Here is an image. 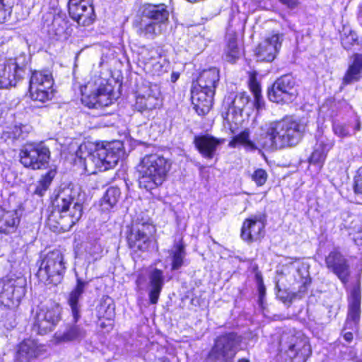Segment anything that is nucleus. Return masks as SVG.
Instances as JSON below:
<instances>
[{
	"mask_svg": "<svg viewBox=\"0 0 362 362\" xmlns=\"http://www.w3.org/2000/svg\"><path fill=\"white\" fill-rule=\"evenodd\" d=\"M84 194L79 187L69 184L59 189L52 201L47 223L54 230H69L83 214Z\"/></svg>",
	"mask_w": 362,
	"mask_h": 362,
	"instance_id": "1",
	"label": "nucleus"
},
{
	"mask_svg": "<svg viewBox=\"0 0 362 362\" xmlns=\"http://www.w3.org/2000/svg\"><path fill=\"white\" fill-rule=\"evenodd\" d=\"M305 132V125L291 117L274 121L266 126L257 141L265 150H276L296 146Z\"/></svg>",
	"mask_w": 362,
	"mask_h": 362,
	"instance_id": "2",
	"label": "nucleus"
},
{
	"mask_svg": "<svg viewBox=\"0 0 362 362\" xmlns=\"http://www.w3.org/2000/svg\"><path fill=\"white\" fill-rule=\"evenodd\" d=\"M87 285V281L77 278L76 286L69 293L66 301L72 317V322L66 324L64 330L59 329L55 332L54 339L57 344L80 342L86 337V330L77 325V322L81 317L82 304L81 300Z\"/></svg>",
	"mask_w": 362,
	"mask_h": 362,
	"instance_id": "3",
	"label": "nucleus"
},
{
	"mask_svg": "<svg viewBox=\"0 0 362 362\" xmlns=\"http://www.w3.org/2000/svg\"><path fill=\"white\" fill-rule=\"evenodd\" d=\"M170 169V162L158 154L146 155L138 165L139 185L148 191L161 185Z\"/></svg>",
	"mask_w": 362,
	"mask_h": 362,
	"instance_id": "4",
	"label": "nucleus"
},
{
	"mask_svg": "<svg viewBox=\"0 0 362 362\" xmlns=\"http://www.w3.org/2000/svg\"><path fill=\"white\" fill-rule=\"evenodd\" d=\"M121 146L119 143L107 144L106 146H98L93 153H88L83 156L82 151L86 149L85 144H81L76 151V156L84 159L85 168L90 174H94L95 170H88V167L94 165L99 171H105L115 167L121 156Z\"/></svg>",
	"mask_w": 362,
	"mask_h": 362,
	"instance_id": "5",
	"label": "nucleus"
},
{
	"mask_svg": "<svg viewBox=\"0 0 362 362\" xmlns=\"http://www.w3.org/2000/svg\"><path fill=\"white\" fill-rule=\"evenodd\" d=\"M243 337L235 332L217 336L208 353L207 362H231L240 349Z\"/></svg>",
	"mask_w": 362,
	"mask_h": 362,
	"instance_id": "6",
	"label": "nucleus"
},
{
	"mask_svg": "<svg viewBox=\"0 0 362 362\" xmlns=\"http://www.w3.org/2000/svg\"><path fill=\"white\" fill-rule=\"evenodd\" d=\"M66 267L64 255L59 250L49 252L42 259L37 272L40 281L46 285H57L63 279Z\"/></svg>",
	"mask_w": 362,
	"mask_h": 362,
	"instance_id": "7",
	"label": "nucleus"
},
{
	"mask_svg": "<svg viewBox=\"0 0 362 362\" xmlns=\"http://www.w3.org/2000/svg\"><path fill=\"white\" fill-rule=\"evenodd\" d=\"M156 229L148 218L137 217L133 223L127 239L129 247L133 251L146 252L151 245V238Z\"/></svg>",
	"mask_w": 362,
	"mask_h": 362,
	"instance_id": "8",
	"label": "nucleus"
},
{
	"mask_svg": "<svg viewBox=\"0 0 362 362\" xmlns=\"http://www.w3.org/2000/svg\"><path fill=\"white\" fill-rule=\"evenodd\" d=\"M279 346L296 362H305L311 355L308 339L300 332L295 334L284 333L279 341Z\"/></svg>",
	"mask_w": 362,
	"mask_h": 362,
	"instance_id": "9",
	"label": "nucleus"
},
{
	"mask_svg": "<svg viewBox=\"0 0 362 362\" xmlns=\"http://www.w3.org/2000/svg\"><path fill=\"white\" fill-rule=\"evenodd\" d=\"M21 163L25 168L39 170L45 168L50 158L49 148L42 142L24 145L20 150Z\"/></svg>",
	"mask_w": 362,
	"mask_h": 362,
	"instance_id": "10",
	"label": "nucleus"
},
{
	"mask_svg": "<svg viewBox=\"0 0 362 362\" xmlns=\"http://www.w3.org/2000/svg\"><path fill=\"white\" fill-rule=\"evenodd\" d=\"M269 99L276 103H288L297 96L296 79L291 74L278 78L267 90Z\"/></svg>",
	"mask_w": 362,
	"mask_h": 362,
	"instance_id": "11",
	"label": "nucleus"
},
{
	"mask_svg": "<svg viewBox=\"0 0 362 362\" xmlns=\"http://www.w3.org/2000/svg\"><path fill=\"white\" fill-rule=\"evenodd\" d=\"M62 308L55 302L42 305L35 315L34 327L40 334L51 331L61 320Z\"/></svg>",
	"mask_w": 362,
	"mask_h": 362,
	"instance_id": "12",
	"label": "nucleus"
},
{
	"mask_svg": "<svg viewBox=\"0 0 362 362\" xmlns=\"http://www.w3.org/2000/svg\"><path fill=\"white\" fill-rule=\"evenodd\" d=\"M325 265L329 272L334 274L341 282L346 285L351 274L349 259L339 250L331 251L325 257Z\"/></svg>",
	"mask_w": 362,
	"mask_h": 362,
	"instance_id": "13",
	"label": "nucleus"
},
{
	"mask_svg": "<svg viewBox=\"0 0 362 362\" xmlns=\"http://www.w3.org/2000/svg\"><path fill=\"white\" fill-rule=\"evenodd\" d=\"M284 40L283 34L274 33L267 37L255 49L259 61L272 62L276 57Z\"/></svg>",
	"mask_w": 362,
	"mask_h": 362,
	"instance_id": "14",
	"label": "nucleus"
},
{
	"mask_svg": "<svg viewBox=\"0 0 362 362\" xmlns=\"http://www.w3.org/2000/svg\"><path fill=\"white\" fill-rule=\"evenodd\" d=\"M250 101L249 95L245 92L230 93L223 100V107L226 110L223 113L226 120L232 121L240 116L242 111Z\"/></svg>",
	"mask_w": 362,
	"mask_h": 362,
	"instance_id": "15",
	"label": "nucleus"
},
{
	"mask_svg": "<svg viewBox=\"0 0 362 362\" xmlns=\"http://www.w3.org/2000/svg\"><path fill=\"white\" fill-rule=\"evenodd\" d=\"M25 64H21L17 60H10L6 64H0V88L15 86L25 74Z\"/></svg>",
	"mask_w": 362,
	"mask_h": 362,
	"instance_id": "16",
	"label": "nucleus"
},
{
	"mask_svg": "<svg viewBox=\"0 0 362 362\" xmlns=\"http://www.w3.org/2000/svg\"><path fill=\"white\" fill-rule=\"evenodd\" d=\"M25 279L23 277L6 276L0 281L2 298L19 300L25 294Z\"/></svg>",
	"mask_w": 362,
	"mask_h": 362,
	"instance_id": "17",
	"label": "nucleus"
},
{
	"mask_svg": "<svg viewBox=\"0 0 362 362\" xmlns=\"http://www.w3.org/2000/svg\"><path fill=\"white\" fill-rule=\"evenodd\" d=\"M265 216L262 214L253 215L247 218L241 228V238L248 243L257 241L264 235Z\"/></svg>",
	"mask_w": 362,
	"mask_h": 362,
	"instance_id": "18",
	"label": "nucleus"
},
{
	"mask_svg": "<svg viewBox=\"0 0 362 362\" xmlns=\"http://www.w3.org/2000/svg\"><path fill=\"white\" fill-rule=\"evenodd\" d=\"M361 301V288L359 284H356L351 288L348 297V315L346 321V327L349 329H356L360 320Z\"/></svg>",
	"mask_w": 362,
	"mask_h": 362,
	"instance_id": "19",
	"label": "nucleus"
},
{
	"mask_svg": "<svg viewBox=\"0 0 362 362\" xmlns=\"http://www.w3.org/2000/svg\"><path fill=\"white\" fill-rule=\"evenodd\" d=\"M81 102L89 108L99 109L109 106L112 103V100L107 88L100 86L88 94L84 93L83 90L81 89Z\"/></svg>",
	"mask_w": 362,
	"mask_h": 362,
	"instance_id": "20",
	"label": "nucleus"
},
{
	"mask_svg": "<svg viewBox=\"0 0 362 362\" xmlns=\"http://www.w3.org/2000/svg\"><path fill=\"white\" fill-rule=\"evenodd\" d=\"M70 17L77 23L93 21L94 11L90 0H69L68 4Z\"/></svg>",
	"mask_w": 362,
	"mask_h": 362,
	"instance_id": "21",
	"label": "nucleus"
},
{
	"mask_svg": "<svg viewBox=\"0 0 362 362\" xmlns=\"http://www.w3.org/2000/svg\"><path fill=\"white\" fill-rule=\"evenodd\" d=\"M214 94L211 91H204L202 88L192 85L191 89L192 103L199 115H204L209 112Z\"/></svg>",
	"mask_w": 362,
	"mask_h": 362,
	"instance_id": "22",
	"label": "nucleus"
},
{
	"mask_svg": "<svg viewBox=\"0 0 362 362\" xmlns=\"http://www.w3.org/2000/svg\"><path fill=\"white\" fill-rule=\"evenodd\" d=\"M334 146V140L320 135L317 139L314 151L309 158V163L321 169L326 160L328 152Z\"/></svg>",
	"mask_w": 362,
	"mask_h": 362,
	"instance_id": "23",
	"label": "nucleus"
},
{
	"mask_svg": "<svg viewBox=\"0 0 362 362\" xmlns=\"http://www.w3.org/2000/svg\"><path fill=\"white\" fill-rule=\"evenodd\" d=\"M148 298L151 304L158 303L160 292L165 283V276L162 270L152 268L148 270Z\"/></svg>",
	"mask_w": 362,
	"mask_h": 362,
	"instance_id": "24",
	"label": "nucleus"
},
{
	"mask_svg": "<svg viewBox=\"0 0 362 362\" xmlns=\"http://www.w3.org/2000/svg\"><path fill=\"white\" fill-rule=\"evenodd\" d=\"M222 142V140L209 134L195 136L194 138L196 148L204 158L207 159H211L215 156L217 148Z\"/></svg>",
	"mask_w": 362,
	"mask_h": 362,
	"instance_id": "25",
	"label": "nucleus"
},
{
	"mask_svg": "<svg viewBox=\"0 0 362 362\" xmlns=\"http://www.w3.org/2000/svg\"><path fill=\"white\" fill-rule=\"evenodd\" d=\"M239 34L235 32L233 25L230 24L226 30V47L224 54L226 61L233 63L242 55V48L238 40Z\"/></svg>",
	"mask_w": 362,
	"mask_h": 362,
	"instance_id": "26",
	"label": "nucleus"
},
{
	"mask_svg": "<svg viewBox=\"0 0 362 362\" xmlns=\"http://www.w3.org/2000/svg\"><path fill=\"white\" fill-rule=\"evenodd\" d=\"M333 218L334 226L339 229H346L351 231L353 229H356V227L360 225L362 220L348 211H335L331 215Z\"/></svg>",
	"mask_w": 362,
	"mask_h": 362,
	"instance_id": "27",
	"label": "nucleus"
},
{
	"mask_svg": "<svg viewBox=\"0 0 362 362\" xmlns=\"http://www.w3.org/2000/svg\"><path fill=\"white\" fill-rule=\"evenodd\" d=\"M40 354V347L35 340L25 339L18 346L16 360L18 362H30L38 357Z\"/></svg>",
	"mask_w": 362,
	"mask_h": 362,
	"instance_id": "28",
	"label": "nucleus"
},
{
	"mask_svg": "<svg viewBox=\"0 0 362 362\" xmlns=\"http://www.w3.org/2000/svg\"><path fill=\"white\" fill-rule=\"evenodd\" d=\"M219 81V71L216 68L204 70L197 78V83L192 85L202 88L204 91L215 93L216 85Z\"/></svg>",
	"mask_w": 362,
	"mask_h": 362,
	"instance_id": "29",
	"label": "nucleus"
},
{
	"mask_svg": "<svg viewBox=\"0 0 362 362\" xmlns=\"http://www.w3.org/2000/svg\"><path fill=\"white\" fill-rule=\"evenodd\" d=\"M20 218L16 211H5L0 208V233H12L16 231Z\"/></svg>",
	"mask_w": 362,
	"mask_h": 362,
	"instance_id": "30",
	"label": "nucleus"
},
{
	"mask_svg": "<svg viewBox=\"0 0 362 362\" xmlns=\"http://www.w3.org/2000/svg\"><path fill=\"white\" fill-rule=\"evenodd\" d=\"M160 103L159 93L150 88L149 93L137 97L136 107L139 111L142 112L156 109L160 105Z\"/></svg>",
	"mask_w": 362,
	"mask_h": 362,
	"instance_id": "31",
	"label": "nucleus"
},
{
	"mask_svg": "<svg viewBox=\"0 0 362 362\" xmlns=\"http://www.w3.org/2000/svg\"><path fill=\"white\" fill-rule=\"evenodd\" d=\"M344 78L343 84L347 85L359 81L362 77V54H356Z\"/></svg>",
	"mask_w": 362,
	"mask_h": 362,
	"instance_id": "32",
	"label": "nucleus"
},
{
	"mask_svg": "<svg viewBox=\"0 0 362 362\" xmlns=\"http://www.w3.org/2000/svg\"><path fill=\"white\" fill-rule=\"evenodd\" d=\"M142 15L148 19L157 21V23H164L169 20V12L163 4L144 6Z\"/></svg>",
	"mask_w": 362,
	"mask_h": 362,
	"instance_id": "33",
	"label": "nucleus"
},
{
	"mask_svg": "<svg viewBox=\"0 0 362 362\" xmlns=\"http://www.w3.org/2000/svg\"><path fill=\"white\" fill-rule=\"evenodd\" d=\"M293 276L295 280L300 284L298 292H293L295 293V298L300 299L307 293L308 288L311 283V279L309 276L308 269L304 266L296 268Z\"/></svg>",
	"mask_w": 362,
	"mask_h": 362,
	"instance_id": "34",
	"label": "nucleus"
},
{
	"mask_svg": "<svg viewBox=\"0 0 362 362\" xmlns=\"http://www.w3.org/2000/svg\"><path fill=\"white\" fill-rule=\"evenodd\" d=\"M47 87H52L54 80L52 73L49 70L32 71L29 85L33 86L34 91L37 90V86L43 84Z\"/></svg>",
	"mask_w": 362,
	"mask_h": 362,
	"instance_id": "35",
	"label": "nucleus"
},
{
	"mask_svg": "<svg viewBox=\"0 0 362 362\" xmlns=\"http://www.w3.org/2000/svg\"><path fill=\"white\" fill-rule=\"evenodd\" d=\"M115 305L113 300L109 296H103L97 306V316L99 319L104 318L112 321L115 315Z\"/></svg>",
	"mask_w": 362,
	"mask_h": 362,
	"instance_id": "36",
	"label": "nucleus"
},
{
	"mask_svg": "<svg viewBox=\"0 0 362 362\" xmlns=\"http://www.w3.org/2000/svg\"><path fill=\"white\" fill-rule=\"evenodd\" d=\"M121 195L119 187L111 186L108 187L100 200L103 211H108L116 205Z\"/></svg>",
	"mask_w": 362,
	"mask_h": 362,
	"instance_id": "37",
	"label": "nucleus"
},
{
	"mask_svg": "<svg viewBox=\"0 0 362 362\" xmlns=\"http://www.w3.org/2000/svg\"><path fill=\"white\" fill-rule=\"evenodd\" d=\"M56 174V169H50L45 175H42L37 181L33 194L39 197L45 196Z\"/></svg>",
	"mask_w": 362,
	"mask_h": 362,
	"instance_id": "38",
	"label": "nucleus"
},
{
	"mask_svg": "<svg viewBox=\"0 0 362 362\" xmlns=\"http://www.w3.org/2000/svg\"><path fill=\"white\" fill-rule=\"evenodd\" d=\"M172 259V270H177L183 265L184 258L186 256L185 247L181 243H175L172 250L169 251Z\"/></svg>",
	"mask_w": 362,
	"mask_h": 362,
	"instance_id": "39",
	"label": "nucleus"
},
{
	"mask_svg": "<svg viewBox=\"0 0 362 362\" xmlns=\"http://www.w3.org/2000/svg\"><path fill=\"white\" fill-rule=\"evenodd\" d=\"M29 93L32 100L41 103L51 100L54 95L52 87H47L44 83L37 86V91H34L33 86L29 85Z\"/></svg>",
	"mask_w": 362,
	"mask_h": 362,
	"instance_id": "40",
	"label": "nucleus"
},
{
	"mask_svg": "<svg viewBox=\"0 0 362 362\" xmlns=\"http://www.w3.org/2000/svg\"><path fill=\"white\" fill-rule=\"evenodd\" d=\"M238 144H241L250 149H255L254 143L250 139V132L245 129L239 134L235 136L230 141L229 146L235 147Z\"/></svg>",
	"mask_w": 362,
	"mask_h": 362,
	"instance_id": "41",
	"label": "nucleus"
},
{
	"mask_svg": "<svg viewBox=\"0 0 362 362\" xmlns=\"http://www.w3.org/2000/svg\"><path fill=\"white\" fill-rule=\"evenodd\" d=\"M250 88L254 95V105L255 107L259 110L264 107V100L261 94V88L259 84L256 81L255 79L250 81Z\"/></svg>",
	"mask_w": 362,
	"mask_h": 362,
	"instance_id": "42",
	"label": "nucleus"
},
{
	"mask_svg": "<svg viewBox=\"0 0 362 362\" xmlns=\"http://www.w3.org/2000/svg\"><path fill=\"white\" fill-rule=\"evenodd\" d=\"M155 24H134V28L139 35L153 38L156 33Z\"/></svg>",
	"mask_w": 362,
	"mask_h": 362,
	"instance_id": "43",
	"label": "nucleus"
},
{
	"mask_svg": "<svg viewBox=\"0 0 362 362\" xmlns=\"http://www.w3.org/2000/svg\"><path fill=\"white\" fill-rule=\"evenodd\" d=\"M1 321L7 329H11L16 325L14 311L8 309L1 313Z\"/></svg>",
	"mask_w": 362,
	"mask_h": 362,
	"instance_id": "44",
	"label": "nucleus"
},
{
	"mask_svg": "<svg viewBox=\"0 0 362 362\" xmlns=\"http://www.w3.org/2000/svg\"><path fill=\"white\" fill-rule=\"evenodd\" d=\"M267 173L266 172V170L262 168L255 170L253 174L252 175V180L258 186L264 185L267 180Z\"/></svg>",
	"mask_w": 362,
	"mask_h": 362,
	"instance_id": "45",
	"label": "nucleus"
},
{
	"mask_svg": "<svg viewBox=\"0 0 362 362\" xmlns=\"http://www.w3.org/2000/svg\"><path fill=\"white\" fill-rule=\"evenodd\" d=\"M332 129L334 133L339 137L344 138L350 136L349 127L345 124L334 122Z\"/></svg>",
	"mask_w": 362,
	"mask_h": 362,
	"instance_id": "46",
	"label": "nucleus"
},
{
	"mask_svg": "<svg viewBox=\"0 0 362 362\" xmlns=\"http://www.w3.org/2000/svg\"><path fill=\"white\" fill-rule=\"evenodd\" d=\"M354 192L357 196L362 198V166L357 170L354 180Z\"/></svg>",
	"mask_w": 362,
	"mask_h": 362,
	"instance_id": "47",
	"label": "nucleus"
},
{
	"mask_svg": "<svg viewBox=\"0 0 362 362\" xmlns=\"http://www.w3.org/2000/svg\"><path fill=\"white\" fill-rule=\"evenodd\" d=\"M349 233L350 235H352L355 244L359 247H362V221L360 223V225L356 227V229L349 231Z\"/></svg>",
	"mask_w": 362,
	"mask_h": 362,
	"instance_id": "48",
	"label": "nucleus"
},
{
	"mask_svg": "<svg viewBox=\"0 0 362 362\" xmlns=\"http://www.w3.org/2000/svg\"><path fill=\"white\" fill-rule=\"evenodd\" d=\"M358 35L354 32L349 36L341 37V42L344 49H349L357 41Z\"/></svg>",
	"mask_w": 362,
	"mask_h": 362,
	"instance_id": "49",
	"label": "nucleus"
},
{
	"mask_svg": "<svg viewBox=\"0 0 362 362\" xmlns=\"http://www.w3.org/2000/svg\"><path fill=\"white\" fill-rule=\"evenodd\" d=\"M22 129L21 127L15 126L12 130L6 131L3 133V138H9L13 140L18 139L21 136Z\"/></svg>",
	"mask_w": 362,
	"mask_h": 362,
	"instance_id": "50",
	"label": "nucleus"
},
{
	"mask_svg": "<svg viewBox=\"0 0 362 362\" xmlns=\"http://www.w3.org/2000/svg\"><path fill=\"white\" fill-rule=\"evenodd\" d=\"M277 297L284 303H291L295 300V293H287L286 291L279 290L276 293Z\"/></svg>",
	"mask_w": 362,
	"mask_h": 362,
	"instance_id": "51",
	"label": "nucleus"
},
{
	"mask_svg": "<svg viewBox=\"0 0 362 362\" xmlns=\"http://www.w3.org/2000/svg\"><path fill=\"white\" fill-rule=\"evenodd\" d=\"M341 37L344 36H349V35L352 34L354 31L350 26V24H341V28H338Z\"/></svg>",
	"mask_w": 362,
	"mask_h": 362,
	"instance_id": "52",
	"label": "nucleus"
},
{
	"mask_svg": "<svg viewBox=\"0 0 362 362\" xmlns=\"http://www.w3.org/2000/svg\"><path fill=\"white\" fill-rule=\"evenodd\" d=\"M258 290L259 293V298L262 300L266 293V288L265 286L263 285L262 281L259 282Z\"/></svg>",
	"mask_w": 362,
	"mask_h": 362,
	"instance_id": "53",
	"label": "nucleus"
},
{
	"mask_svg": "<svg viewBox=\"0 0 362 362\" xmlns=\"http://www.w3.org/2000/svg\"><path fill=\"white\" fill-rule=\"evenodd\" d=\"M280 1L288 7H294L298 4V0H280Z\"/></svg>",
	"mask_w": 362,
	"mask_h": 362,
	"instance_id": "54",
	"label": "nucleus"
},
{
	"mask_svg": "<svg viewBox=\"0 0 362 362\" xmlns=\"http://www.w3.org/2000/svg\"><path fill=\"white\" fill-rule=\"evenodd\" d=\"M145 278L141 274H139L136 280V284L138 287H140L145 282Z\"/></svg>",
	"mask_w": 362,
	"mask_h": 362,
	"instance_id": "55",
	"label": "nucleus"
},
{
	"mask_svg": "<svg viewBox=\"0 0 362 362\" xmlns=\"http://www.w3.org/2000/svg\"><path fill=\"white\" fill-rule=\"evenodd\" d=\"M344 338L347 342H351L353 339V334L351 332H345Z\"/></svg>",
	"mask_w": 362,
	"mask_h": 362,
	"instance_id": "56",
	"label": "nucleus"
},
{
	"mask_svg": "<svg viewBox=\"0 0 362 362\" xmlns=\"http://www.w3.org/2000/svg\"><path fill=\"white\" fill-rule=\"evenodd\" d=\"M214 15L212 14H208L206 13H204L202 14V19L206 21H210L213 20Z\"/></svg>",
	"mask_w": 362,
	"mask_h": 362,
	"instance_id": "57",
	"label": "nucleus"
},
{
	"mask_svg": "<svg viewBox=\"0 0 362 362\" xmlns=\"http://www.w3.org/2000/svg\"><path fill=\"white\" fill-rule=\"evenodd\" d=\"M180 75L177 73L173 72L171 74V82L175 83L179 78Z\"/></svg>",
	"mask_w": 362,
	"mask_h": 362,
	"instance_id": "58",
	"label": "nucleus"
},
{
	"mask_svg": "<svg viewBox=\"0 0 362 362\" xmlns=\"http://www.w3.org/2000/svg\"><path fill=\"white\" fill-rule=\"evenodd\" d=\"M256 1V4L258 5V6H261V4L263 0H255Z\"/></svg>",
	"mask_w": 362,
	"mask_h": 362,
	"instance_id": "59",
	"label": "nucleus"
},
{
	"mask_svg": "<svg viewBox=\"0 0 362 362\" xmlns=\"http://www.w3.org/2000/svg\"><path fill=\"white\" fill-rule=\"evenodd\" d=\"M238 362H250V361L247 359L242 358V359H240Z\"/></svg>",
	"mask_w": 362,
	"mask_h": 362,
	"instance_id": "60",
	"label": "nucleus"
},
{
	"mask_svg": "<svg viewBox=\"0 0 362 362\" xmlns=\"http://www.w3.org/2000/svg\"><path fill=\"white\" fill-rule=\"evenodd\" d=\"M360 15H361V17L362 18V6L361 7Z\"/></svg>",
	"mask_w": 362,
	"mask_h": 362,
	"instance_id": "61",
	"label": "nucleus"
},
{
	"mask_svg": "<svg viewBox=\"0 0 362 362\" xmlns=\"http://www.w3.org/2000/svg\"><path fill=\"white\" fill-rule=\"evenodd\" d=\"M356 129H357V130L360 129V124H359L356 126Z\"/></svg>",
	"mask_w": 362,
	"mask_h": 362,
	"instance_id": "62",
	"label": "nucleus"
},
{
	"mask_svg": "<svg viewBox=\"0 0 362 362\" xmlns=\"http://www.w3.org/2000/svg\"><path fill=\"white\" fill-rule=\"evenodd\" d=\"M88 88V86H86L84 87V88H85L86 90Z\"/></svg>",
	"mask_w": 362,
	"mask_h": 362,
	"instance_id": "63",
	"label": "nucleus"
}]
</instances>
